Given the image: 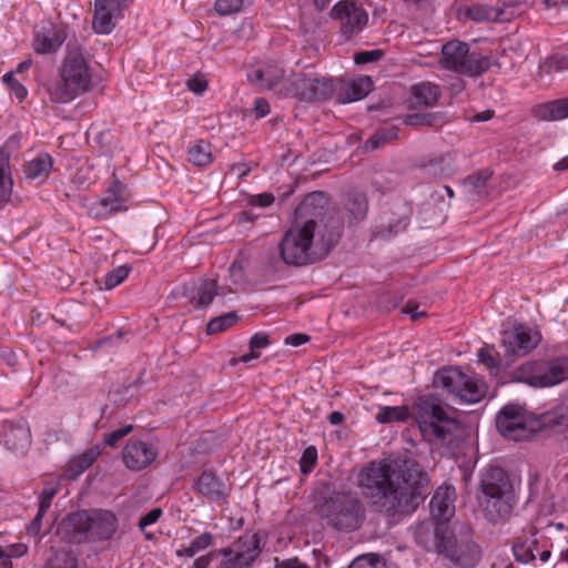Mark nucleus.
Here are the masks:
<instances>
[{"label": "nucleus", "mask_w": 568, "mask_h": 568, "mask_svg": "<svg viewBox=\"0 0 568 568\" xmlns=\"http://www.w3.org/2000/svg\"><path fill=\"white\" fill-rule=\"evenodd\" d=\"M357 485L376 511L388 517H404L414 513L425 499L429 476L414 458L388 457L364 467Z\"/></svg>", "instance_id": "obj_1"}, {"label": "nucleus", "mask_w": 568, "mask_h": 568, "mask_svg": "<svg viewBox=\"0 0 568 568\" xmlns=\"http://www.w3.org/2000/svg\"><path fill=\"white\" fill-rule=\"evenodd\" d=\"M294 215L292 226L278 244L283 262L291 266H305L321 261L341 237V225L329 214L326 194L308 193Z\"/></svg>", "instance_id": "obj_2"}, {"label": "nucleus", "mask_w": 568, "mask_h": 568, "mask_svg": "<svg viewBox=\"0 0 568 568\" xmlns=\"http://www.w3.org/2000/svg\"><path fill=\"white\" fill-rule=\"evenodd\" d=\"M413 416L424 439L433 445L456 449L465 437L464 426L448 416L438 398L425 395L415 400L412 412L407 406H381L375 415L379 424L405 422Z\"/></svg>", "instance_id": "obj_3"}, {"label": "nucleus", "mask_w": 568, "mask_h": 568, "mask_svg": "<svg viewBox=\"0 0 568 568\" xmlns=\"http://www.w3.org/2000/svg\"><path fill=\"white\" fill-rule=\"evenodd\" d=\"M477 501L490 523H503L510 517L516 498L513 484L501 467L488 466L481 471Z\"/></svg>", "instance_id": "obj_4"}, {"label": "nucleus", "mask_w": 568, "mask_h": 568, "mask_svg": "<svg viewBox=\"0 0 568 568\" xmlns=\"http://www.w3.org/2000/svg\"><path fill=\"white\" fill-rule=\"evenodd\" d=\"M118 528L110 510L92 509L69 514L58 526V535L72 544L109 540Z\"/></svg>", "instance_id": "obj_5"}, {"label": "nucleus", "mask_w": 568, "mask_h": 568, "mask_svg": "<svg viewBox=\"0 0 568 568\" xmlns=\"http://www.w3.org/2000/svg\"><path fill=\"white\" fill-rule=\"evenodd\" d=\"M93 71L80 51H68L59 69V78L50 84V101L68 104L93 88Z\"/></svg>", "instance_id": "obj_6"}, {"label": "nucleus", "mask_w": 568, "mask_h": 568, "mask_svg": "<svg viewBox=\"0 0 568 568\" xmlns=\"http://www.w3.org/2000/svg\"><path fill=\"white\" fill-rule=\"evenodd\" d=\"M316 514L326 526L338 531H354L365 520V506L352 493H333L315 505Z\"/></svg>", "instance_id": "obj_7"}, {"label": "nucleus", "mask_w": 568, "mask_h": 568, "mask_svg": "<svg viewBox=\"0 0 568 568\" xmlns=\"http://www.w3.org/2000/svg\"><path fill=\"white\" fill-rule=\"evenodd\" d=\"M439 64L444 70L475 78L488 71L491 63L489 57L470 51L468 43L450 40L442 45Z\"/></svg>", "instance_id": "obj_8"}, {"label": "nucleus", "mask_w": 568, "mask_h": 568, "mask_svg": "<svg viewBox=\"0 0 568 568\" xmlns=\"http://www.w3.org/2000/svg\"><path fill=\"white\" fill-rule=\"evenodd\" d=\"M434 385L454 395L459 403L480 402L487 390L485 382L474 374H466L459 367H444L434 376Z\"/></svg>", "instance_id": "obj_9"}, {"label": "nucleus", "mask_w": 568, "mask_h": 568, "mask_svg": "<svg viewBox=\"0 0 568 568\" xmlns=\"http://www.w3.org/2000/svg\"><path fill=\"white\" fill-rule=\"evenodd\" d=\"M513 378L538 388L558 385L568 379V358L525 363L514 371Z\"/></svg>", "instance_id": "obj_10"}, {"label": "nucleus", "mask_w": 568, "mask_h": 568, "mask_svg": "<svg viewBox=\"0 0 568 568\" xmlns=\"http://www.w3.org/2000/svg\"><path fill=\"white\" fill-rule=\"evenodd\" d=\"M262 552L258 532L244 534L230 546L217 550L220 561L216 568H252Z\"/></svg>", "instance_id": "obj_11"}, {"label": "nucleus", "mask_w": 568, "mask_h": 568, "mask_svg": "<svg viewBox=\"0 0 568 568\" xmlns=\"http://www.w3.org/2000/svg\"><path fill=\"white\" fill-rule=\"evenodd\" d=\"M440 555L460 568H473L480 560V549L473 540L469 529L449 531L448 536L444 537Z\"/></svg>", "instance_id": "obj_12"}, {"label": "nucleus", "mask_w": 568, "mask_h": 568, "mask_svg": "<svg viewBox=\"0 0 568 568\" xmlns=\"http://www.w3.org/2000/svg\"><path fill=\"white\" fill-rule=\"evenodd\" d=\"M335 91L332 79L315 78L305 74H295L286 88V93L305 102H321L328 100Z\"/></svg>", "instance_id": "obj_13"}, {"label": "nucleus", "mask_w": 568, "mask_h": 568, "mask_svg": "<svg viewBox=\"0 0 568 568\" xmlns=\"http://www.w3.org/2000/svg\"><path fill=\"white\" fill-rule=\"evenodd\" d=\"M539 339L537 332L523 324L503 331L500 342L505 348L506 363L513 362V357L524 356L531 352L538 345Z\"/></svg>", "instance_id": "obj_14"}, {"label": "nucleus", "mask_w": 568, "mask_h": 568, "mask_svg": "<svg viewBox=\"0 0 568 568\" xmlns=\"http://www.w3.org/2000/svg\"><path fill=\"white\" fill-rule=\"evenodd\" d=\"M331 17L341 21V31L347 38L359 33L368 22V13L357 0H341L335 3Z\"/></svg>", "instance_id": "obj_15"}, {"label": "nucleus", "mask_w": 568, "mask_h": 568, "mask_svg": "<svg viewBox=\"0 0 568 568\" xmlns=\"http://www.w3.org/2000/svg\"><path fill=\"white\" fill-rule=\"evenodd\" d=\"M496 427L500 435L515 442L526 439L531 434L524 410L518 405H507L500 409L496 416Z\"/></svg>", "instance_id": "obj_16"}, {"label": "nucleus", "mask_w": 568, "mask_h": 568, "mask_svg": "<svg viewBox=\"0 0 568 568\" xmlns=\"http://www.w3.org/2000/svg\"><path fill=\"white\" fill-rule=\"evenodd\" d=\"M132 0H94V16L92 27L95 32L109 34L115 27V20Z\"/></svg>", "instance_id": "obj_17"}, {"label": "nucleus", "mask_w": 568, "mask_h": 568, "mask_svg": "<svg viewBox=\"0 0 568 568\" xmlns=\"http://www.w3.org/2000/svg\"><path fill=\"white\" fill-rule=\"evenodd\" d=\"M129 193L126 186L119 180H114L100 202L90 210L95 219H104L114 213L126 210Z\"/></svg>", "instance_id": "obj_18"}, {"label": "nucleus", "mask_w": 568, "mask_h": 568, "mask_svg": "<svg viewBox=\"0 0 568 568\" xmlns=\"http://www.w3.org/2000/svg\"><path fill=\"white\" fill-rule=\"evenodd\" d=\"M197 494L207 500L222 505L226 504L231 494V486L211 470H204L193 484Z\"/></svg>", "instance_id": "obj_19"}, {"label": "nucleus", "mask_w": 568, "mask_h": 568, "mask_svg": "<svg viewBox=\"0 0 568 568\" xmlns=\"http://www.w3.org/2000/svg\"><path fill=\"white\" fill-rule=\"evenodd\" d=\"M0 443L8 449L23 453L31 443L30 428L27 420L4 422L0 432Z\"/></svg>", "instance_id": "obj_20"}, {"label": "nucleus", "mask_w": 568, "mask_h": 568, "mask_svg": "<svg viewBox=\"0 0 568 568\" xmlns=\"http://www.w3.org/2000/svg\"><path fill=\"white\" fill-rule=\"evenodd\" d=\"M158 456V450L142 440H129L122 450L124 465L131 470L148 467Z\"/></svg>", "instance_id": "obj_21"}, {"label": "nucleus", "mask_w": 568, "mask_h": 568, "mask_svg": "<svg viewBox=\"0 0 568 568\" xmlns=\"http://www.w3.org/2000/svg\"><path fill=\"white\" fill-rule=\"evenodd\" d=\"M449 534L447 526L444 523L433 524L422 523L415 529V541L426 551H436L442 554V545L444 537Z\"/></svg>", "instance_id": "obj_22"}, {"label": "nucleus", "mask_w": 568, "mask_h": 568, "mask_svg": "<svg viewBox=\"0 0 568 568\" xmlns=\"http://www.w3.org/2000/svg\"><path fill=\"white\" fill-rule=\"evenodd\" d=\"M67 40V30L62 24H50L34 33L33 49L39 54L57 52Z\"/></svg>", "instance_id": "obj_23"}, {"label": "nucleus", "mask_w": 568, "mask_h": 568, "mask_svg": "<svg viewBox=\"0 0 568 568\" xmlns=\"http://www.w3.org/2000/svg\"><path fill=\"white\" fill-rule=\"evenodd\" d=\"M182 290V294L197 308L209 306L213 298L220 294L216 280L186 283Z\"/></svg>", "instance_id": "obj_24"}, {"label": "nucleus", "mask_w": 568, "mask_h": 568, "mask_svg": "<svg viewBox=\"0 0 568 568\" xmlns=\"http://www.w3.org/2000/svg\"><path fill=\"white\" fill-rule=\"evenodd\" d=\"M455 490L450 487H438L429 501L430 513L438 520H446L455 511Z\"/></svg>", "instance_id": "obj_25"}, {"label": "nucleus", "mask_w": 568, "mask_h": 568, "mask_svg": "<svg viewBox=\"0 0 568 568\" xmlns=\"http://www.w3.org/2000/svg\"><path fill=\"white\" fill-rule=\"evenodd\" d=\"M285 71L278 64H270L264 69H254L247 73V80L260 89L272 90L283 80Z\"/></svg>", "instance_id": "obj_26"}, {"label": "nucleus", "mask_w": 568, "mask_h": 568, "mask_svg": "<svg viewBox=\"0 0 568 568\" xmlns=\"http://www.w3.org/2000/svg\"><path fill=\"white\" fill-rule=\"evenodd\" d=\"M442 94L440 88L432 82H422L412 87L410 106L429 108L437 103Z\"/></svg>", "instance_id": "obj_27"}, {"label": "nucleus", "mask_w": 568, "mask_h": 568, "mask_svg": "<svg viewBox=\"0 0 568 568\" xmlns=\"http://www.w3.org/2000/svg\"><path fill=\"white\" fill-rule=\"evenodd\" d=\"M373 85L372 79L367 75L356 78L337 94V101L342 104L359 101L373 90Z\"/></svg>", "instance_id": "obj_28"}, {"label": "nucleus", "mask_w": 568, "mask_h": 568, "mask_svg": "<svg viewBox=\"0 0 568 568\" xmlns=\"http://www.w3.org/2000/svg\"><path fill=\"white\" fill-rule=\"evenodd\" d=\"M540 425L557 432L568 430V395L554 408L540 415Z\"/></svg>", "instance_id": "obj_29"}, {"label": "nucleus", "mask_w": 568, "mask_h": 568, "mask_svg": "<svg viewBox=\"0 0 568 568\" xmlns=\"http://www.w3.org/2000/svg\"><path fill=\"white\" fill-rule=\"evenodd\" d=\"M53 166V159L47 152L39 153L23 165L26 179L44 181L48 179Z\"/></svg>", "instance_id": "obj_30"}, {"label": "nucleus", "mask_w": 568, "mask_h": 568, "mask_svg": "<svg viewBox=\"0 0 568 568\" xmlns=\"http://www.w3.org/2000/svg\"><path fill=\"white\" fill-rule=\"evenodd\" d=\"M532 115L539 121H558L568 118V99L538 104L532 109Z\"/></svg>", "instance_id": "obj_31"}, {"label": "nucleus", "mask_w": 568, "mask_h": 568, "mask_svg": "<svg viewBox=\"0 0 568 568\" xmlns=\"http://www.w3.org/2000/svg\"><path fill=\"white\" fill-rule=\"evenodd\" d=\"M344 209L349 214V224L362 221L368 211V202L364 193L348 192L344 202Z\"/></svg>", "instance_id": "obj_32"}, {"label": "nucleus", "mask_w": 568, "mask_h": 568, "mask_svg": "<svg viewBox=\"0 0 568 568\" xmlns=\"http://www.w3.org/2000/svg\"><path fill=\"white\" fill-rule=\"evenodd\" d=\"M12 185L10 156L7 151L0 149V209L9 202Z\"/></svg>", "instance_id": "obj_33"}, {"label": "nucleus", "mask_w": 568, "mask_h": 568, "mask_svg": "<svg viewBox=\"0 0 568 568\" xmlns=\"http://www.w3.org/2000/svg\"><path fill=\"white\" fill-rule=\"evenodd\" d=\"M568 70V54L554 53L542 59L538 64V78L550 77L556 72Z\"/></svg>", "instance_id": "obj_34"}, {"label": "nucleus", "mask_w": 568, "mask_h": 568, "mask_svg": "<svg viewBox=\"0 0 568 568\" xmlns=\"http://www.w3.org/2000/svg\"><path fill=\"white\" fill-rule=\"evenodd\" d=\"M425 174L435 179L447 176L450 172V159L448 155H432L422 163Z\"/></svg>", "instance_id": "obj_35"}, {"label": "nucleus", "mask_w": 568, "mask_h": 568, "mask_svg": "<svg viewBox=\"0 0 568 568\" xmlns=\"http://www.w3.org/2000/svg\"><path fill=\"white\" fill-rule=\"evenodd\" d=\"M466 17L476 22H487L504 19V10L488 4H473L466 9Z\"/></svg>", "instance_id": "obj_36"}, {"label": "nucleus", "mask_w": 568, "mask_h": 568, "mask_svg": "<svg viewBox=\"0 0 568 568\" xmlns=\"http://www.w3.org/2000/svg\"><path fill=\"white\" fill-rule=\"evenodd\" d=\"M214 541V536L212 532L205 531L191 540L187 546H183L182 548L176 550L178 557H186L192 558L200 551H203L211 547Z\"/></svg>", "instance_id": "obj_37"}, {"label": "nucleus", "mask_w": 568, "mask_h": 568, "mask_svg": "<svg viewBox=\"0 0 568 568\" xmlns=\"http://www.w3.org/2000/svg\"><path fill=\"white\" fill-rule=\"evenodd\" d=\"M270 345V339L267 334L263 332L255 333L250 338V352L247 354H243L239 359L233 358L232 363L235 362H242V363H248L252 359H256L261 356V349L267 347Z\"/></svg>", "instance_id": "obj_38"}, {"label": "nucleus", "mask_w": 568, "mask_h": 568, "mask_svg": "<svg viewBox=\"0 0 568 568\" xmlns=\"http://www.w3.org/2000/svg\"><path fill=\"white\" fill-rule=\"evenodd\" d=\"M189 161L197 166H205L212 161L211 146L207 142L199 141L189 150Z\"/></svg>", "instance_id": "obj_39"}, {"label": "nucleus", "mask_w": 568, "mask_h": 568, "mask_svg": "<svg viewBox=\"0 0 568 568\" xmlns=\"http://www.w3.org/2000/svg\"><path fill=\"white\" fill-rule=\"evenodd\" d=\"M477 357L478 361L484 364L491 374H498L501 366V359L499 354L495 352L494 346L479 348L477 352Z\"/></svg>", "instance_id": "obj_40"}, {"label": "nucleus", "mask_w": 568, "mask_h": 568, "mask_svg": "<svg viewBox=\"0 0 568 568\" xmlns=\"http://www.w3.org/2000/svg\"><path fill=\"white\" fill-rule=\"evenodd\" d=\"M409 213L410 210L406 204L399 203L396 205L395 214L398 215V219L394 221L392 220L388 223V234L390 236L406 230L409 222Z\"/></svg>", "instance_id": "obj_41"}, {"label": "nucleus", "mask_w": 568, "mask_h": 568, "mask_svg": "<svg viewBox=\"0 0 568 568\" xmlns=\"http://www.w3.org/2000/svg\"><path fill=\"white\" fill-rule=\"evenodd\" d=\"M239 320V315L235 312H230L221 316L212 318L206 325V333L212 335L225 331L226 328L234 325Z\"/></svg>", "instance_id": "obj_42"}, {"label": "nucleus", "mask_w": 568, "mask_h": 568, "mask_svg": "<svg viewBox=\"0 0 568 568\" xmlns=\"http://www.w3.org/2000/svg\"><path fill=\"white\" fill-rule=\"evenodd\" d=\"M44 568H78V562L71 551L59 550L47 561Z\"/></svg>", "instance_id": "obj_43"}, {"label": "nucleus", "mask_w": 568, "mask_h": 568, "mask_svg": "<svg viewBox=\"0 0 568 568\" xmlns=\"http://www.w3.org/2000/svg\"><path fill=\"white\" fill-rule=\"evenodd\" d=\"M131 268L126 265H121L111 272H108L103 277V285L105 290H112L120 285L130 274Z\"/></svg>", "instance_id": "obj_44"}, {"label": "nucleus", "mask_w": 568, "mask_h": 568, "mask_svg": "<svg viewBox=\"0 0 568 568\" xmlns=\"http://www.w3.org/2000/svg\"><path fill=\"white\" fill-rule=\"evenodd\" d=\"M348 568H386V562L376 554H366L355 558Z\"/></svg>", "instance_id": "obj_45"}, {"label": "nucleus", "mask_w": 568, "mask_h": 568, "mask_svg": "<svg viewBox=\"0 0 568 568\" xmlns=\"http://www.w3.org/2000/svg\"><path fill=\"white\" fill-rule=\"evenodd\" d=\"M395 136V129L379 130L364 143V150L374 151Z\"/></svg>", "instance_id": "obj_46"}, {"label": "nucleus", "mask_w": 568, "mask_h": 568, "mask_svg": "<svg viewBox=\"0 0 568 568\" xmlns=\"http://www.w3.org/2000/svg\"><path fill=\"white\" fill-rule=\"evenodd\" d=\"M439 118L438 113H432V112H424V113H413L407 114L404 119L405 124L407 125H434L437 122V119Z\"/></svg>", "instance_id": "obj_47"}, {"label": "nucleus", "mask_w": 568, "mask_h": 568, "mask_svg": "<svg viewBox=\"0 0 568 568\" xmlns=\"http://www.w3.org/2000/svg\"><path fill=\"white\" fill-rule=\"evenodd\" d=\"M317 462V450L314 446H308L304 449L301 460L300 467L303 474H308Z\"/></svg>", "instance_id": "obj_48"}, {"label": "nucleus", "mask_w": 568, "mask_h": 568, "mask_svg": "<svg viewBox=\"0 0 568 568\" xmlns=\"http://www.w3.org/2000/svg\"><path fill=\"white\" fill-rule=\"evenodd\" d=\"M242 4L243 0H216L214 8L220 16H230L239 12Z\"/></svg>", "instance_id": "obj_49"}, {"label": "nucleus", "mask_w": 568, "mask_h": 568, "mask_svg": "<svg viewBox=\"0 0 568 568\" xmlns=\"http://www.w3.org/2000/svg\"><path fill=\"white\" fill-rule=\"evenodd\" d=\"M3 82L10 88L11 92L22 101L27 94V89L14 78L13 72H7L2 77Z\"/></svg>", "instance_id": "obj_50"}, {"label": "nucleus", "mask_w": 568, "mask_h": 568, "mask_svg": "<svg viewBox=\"0 0 568 568\" xmlns=\"http://www.w3.org/2000/svg\"><path fill=\"white\" fill-rule=\"evenodd\" d=\"M383 55H384V52L381 49L359 51L354 54V62L356 64H366V63H371V62H376L379 59H382Z\"/></svg>", "instance_id": "obj_51"}, {"label": "nucleus", "mask_w": 568, "mask_h": 568, "mask_svg": "<svg viewBox=\"0 0 568 568\" xmlns=\"http://www.w3.org/2000/svg\"><path fill=\"white\" fill-rule=\"evenodd\" d=\"M490 176L491 173L488 170H483L476 174L469 175L466 179V183L473 186L478 193H480L481 189L486 185Z\"/></svg>", "instance_id": "obj_52"}, {"label": "nucleus", "mask_w": 568, "mask_h": 568, "mask_svg": "<svg viewBox=\"0 0 568 568\" xmlns=\"http://www.w3.org/2000/svg\"><path fill=\"white\" fill-rule=\"evenodd\" d=\"M133 430L132 425H125L121 428L114 429L104 436V444L108 446H115L116 443L124 436L129 435Z\"/></svg>", "instance_id": "obj_53"}, {"label": "nucleus", "mask_w": 568, "mask_h": 568, "mask_svg": "<svg viewBox=\"0 0 568 568\" xmlns=\"http://www.w3.org/2000/svg\"><path fill=\"white\" fill-rule=\"evenodd\" d=\"M58 489L53 485H47L43 490L41 491L39 496V508H41L42 511H47L52 503V499L57 495Z\"/></svg>", "instance_id": "obj_54"}, {"label": "nucleus", "mask_w": 568, "mask_h": 568, "mask_svg": "<svg viewBox=\"0 0 568 568\" xmlns=\"http://www.w3.org/2000/svg\"><path fill=\"white\" fill-rule=\"evenodd\" d=\"M274 568H311L307 564L298 559L297 557L278 559L275 558Z\"/></svg>", "instance_id": "obj_55"}, {"label": "nucleus", "mask_w": 568, "mask_h": 568, "mask_svg": "<svg viewBox=\"0 0 568 568\" xmlns=\"http://www.w3.org/2000/svg\"><path fill=\"white\" fill-rule=\"evenodd\" d=\"M514 555L517 561L527 564L535 559V555L530 548H526L525 545L514 546Z\"/></svg>", "instance_id": "obj_56"}, {"label": "nucleus", "mask_w": 568, "mask_h": 568, "mask_svg": "<svg viewBox=\"0 0 568 568\" xmlns=\"http://www.w3.org/2000/svg\"><path fill=\"white\" fill-rule=\"evenodd\" d=\"M162 515L161 508H153L140 518L139 527L143 531L146 526H150L159 520Z\"/></svg>", "instance_id": "obj_57"}, {"label": "nucleus", "mask_w": 568, "mask_h": 568, "mask_svg": "<svg viewBox=\"0 0 568 568\" xmlns=\"http://www.w3.org/2000/svg\"><path fill=\"white\" fill-rule=\"evenodd\" d=\"M186 85L190 91L201 94L207 89V82L204 78L194 77L187 80Z\"/></svg>", "instance_id": "obj_58"}, {"label": "nucleus", "mask_w": 568, "mask_h": 568, "mask_svg": "<svg viewBox=\"0 0 568 568\" xmlns=\"http://www.w3.org/2000/svg\"><path fill=\"white\" fill-rule=\"evenodd\" d=\"M274 202V195L271 193H261L253 195L250 200V203L255 206L266 207L270 206Z\"/></svg>", "instance_id": "obj_59"}, {"label": "nucleus", "mask_w": 568, "mask_h": 568, "mask_svg": "<svg viewBox=\"0 0 568 568\" xmlns=\"http://www.w3.org/2000/svg\"><path fill=\"white\" fill-rule=\"evenodd\" d=\"M97 458V453L94 450H90L88 452L87 454H84L78 462H77V466H78V470H77V474H81L83 473L85 469H88L92 464L93 462Z\"/></svg>", "instance_id": "obj_60"}, {"label": "nucleus", "mask_w": 568, "mask_h": 568, "mask_svg": "<svg viewBox=\"0 0 568 568\" xmlns=\"http://www.w3.org/2000/svg\"><path fill=\"white\" fill-rule=\"evenodd\" d=\"M254 113L256 119H262L270 113V104L264 98H256L254 102Z\"/></svg>", "instance_id": "obj_61"}, {"label": "nucleus", "mask_w": 568, "mask_h": 568, "mask_svg": "<svg viewBox=\"0 0 568 568\" xmlns=\"http://www.w3.org/2000/svg\"><path fill=\"white\" fill-rule=\"evenodd\" d=\"M403 312L405 314H408L412 318V321H417L424 316H426V311L422 310L419 311V305L415 302H408L406 306L404 307Z\"/></svg>", "instance_id": "obj_62"}, {"label": "nucleus", "mask_w": 568, "mask_h": 568, "mask_svg": "<svg viewBox=\"0 0 568 568\" xmlns=\"http://www.w3.org/2000/svg\"><path fill=\"white\" fill-rule=\"evenodd\" d=\"M47 511H42L41 508L38 509V513L33 520L27 527V531L30 536H37L41 529L42 517Z\"/></svg>", "instance_id": "obj_63"}, {"label": "nucleus", "mask_w": 568, "mask_h": 568, "mask_svg": "<svg viewBox=\"0 0 568 568\" xmlns=\"http://www.w3.org/2000/svg\"><path fill=\"white\" fill-rule=\"evenodd\" d=\"M215 557H217V550H213V551L207 552L206 555L200 556L194 560L193 567L194 568H209L210 564L212 562V560Z\"/></svg>", "instance_id": "obj_64"}]
</instances>
